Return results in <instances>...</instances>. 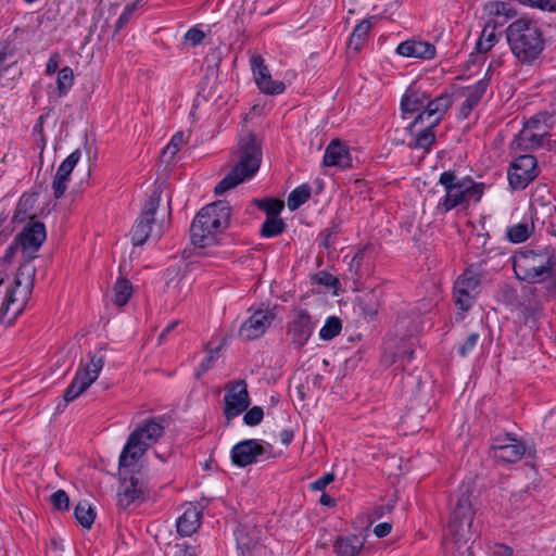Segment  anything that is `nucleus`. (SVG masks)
Masks as SVG:
<instances>
[{"instance_id":"nucleus-1","label":"nucleus","mask_w":556,"mask_h":556,"mask_svg":"<svg viewBox=\"0 0 556 556\" xmlns=\"http://www.w3.org/2000/svg\"><path fill=\"white\" fill-rule=\"evenodd\" d=\"M18 244H11L2 256L0 287L5 285V293L0 307V324L10 325L25 308L34 286L36 268L30 261L23 263L14 275L5 268L14 258Z\"/></svg>"},{"instance_id":"nucleus-2","label":"nucleus","mask_w":556,"mask_h":556,"mask_svg":"<svg viewBox=\"0 0 556 556\" xmlns=\"http://www.w3.org/2000/svg\"><path fill=\"white\" fill-rule=\"evenodd\" d=\"M471 496L467 485L459 490L452 504L445 542L447 549L457 552L459 556H473L470 544L475 541L476 531L472 529L475 509Z\"/></svg>"},{"instance_id":"nucleus-3","label":"nucleus","mask_w":556,"mask_h":556,"mask_svg":"<svg viewBox=\"0 0 556 556\" xmlns=\"http://www.w3.org/2000/svg\"><path fill=\"white\" fill-rule=\"evenodd\" d=\"M511 54L523 65H532L545 49V38L538 23L529 17L511 22L505 29Z\"/></svg>"},{"instance_id":"nucleus-4","label":"nucleus","mask_w":556,"mask_h":556,"mask_svg":"<svg viewBox=\"0 0 556 556\" xmlns=\"http://www.w3.org/2000/svg\"><path fill=\"white\" fill-rule=\"evenodd\" d=\"M237 163L231 170L216 185L214 192L224 194L239 184L252 178L262 163V149L253 134L243 135L235 152Z\"/></svg>"},{"instance_id":"nucleus-5","label":"nucleus","mask_w":556,"mask_h":556,"mask_svg":"<svg viewBox=\"0 0 556 556\" xmlns=\"http://www.w3.org/2000/svg\"><path fill=\"white\" fill-rule=\"evenodd\" d=\"M230 213V206L225 201H216L204 206L191 224L192 243L199 248L215 243L217 235L228 226Z\"/></svg>"},{"instance_id":"nucleus-6","label":"nucleus","mask_w":556,"mask_h":556,"mask_svg":"<svg viewBox=\"0 0 556 556\" xmlns=\"http://www.w3.org/2000/svg\"><path fill=\"white\" fill-rule=\"evenodd\" d=\"M439 184L443 187L445 195L439 200L437 211L444 214L458 205L468 206L481 200L484 185L470 179H460L452 172L440 175Z\"/></svg>"},{"instance_id":"nucleus-7","label":"nucleus","mask_w":556,"mask_h":556,"mask_svg":"<svg viewBox=\"0 0 556 556\" xmlns=\"http://www.w3.org/2000/svg\"><path fill=\"white\" fill-rule=\"evenodd\" d=\"M513 267L518 279L540 283L556 276V255L553 249L527 250L514 257Z\"/></svg>"},{"instance_id":"nucleus-8","label":"nucleus","mask_w":556,"mask_h":556,"mask_svg":"<svg viewBox=\"0 0 556 556\" xmlns=\"http://www.w3.org/2000/svg\"><path fill=\"white\" fill-rule=\"evenodd\" d=\"M164 433V426L157 419L150 418L138 426L129 435L119 456V467H131L143 456Z\"/></svg>"},{"instance_id":"nucleus-9","label":"nucleus","mask_w":556,"mask_h":556,"mask_svg":"<svg viewBox=\"0 0 556 556\" xmlns=\"http://www.w3.org/2000/svg\"><path fill=\"white\" fill-rule=\"evenodd\" d=\"M103 366L104 358L101 355L89 354L87 362L81 361L73 381L64 392V401L72 402L83 394L99 378Z\"/></svg>"},{"instance_id":"nucleus-10","label":"nucleus","mask_w":556,"mask_h":556,"mask_svg":"<svg viewBox=\"0 0 556 556\" xmlns=\"http://www.w3.org/2000/svg\"><path fill=\"white\" fill-rule=\"evenodd\" d=\"M161 197L154 191L147 201L144 208L131 230V240L135 245L143 244L149 237L160 238L162 229L154 226V215L160 205Z\"/></svg>"},{"instance_id":"nucleus-11","label":"nucleus","mask_w":556,"mask_h":556,"mask_svg":"<svg viewBox=\"0 0 556 556\" xmlns=\"http://www.w3.org/2000/svg\"><path fill=\"white\" fill-rule=\"evenodd\" d=\"M277 307H265L256 309L252 315L242 323L239 334L243 340H255L265 334L276 318Z\"/></svg>"},{"instance_id":"nucleus-12","label":"nucleus","mask_w":556,"mask_h":556,"mask_svg":"<svg viewBox=\"0 0 556 556\" xmlns=\"http://www.w3.org/2000/svg\"><path fill=\"white\" fill-rule=\"evenodd\" d=\"M480 277L471 269L465 270L454 283L455 304L462 311H468L478 294Z\"/></svg>"},{"instance_id":"nucleus-13","label":"nucleus","mask_w":556,"mask_h":556,"mask_svg":"<svg viewBox=\"0 0 556 556\" xmlns=\"http://www.w3.org/2000/svg\"><path fill=\"white\" fill-rule=\"evenodd\" d=\"M250 65L258 89L266 94L275 96L285 91L286 86L280 80H274L262 55L253 53Z\"/></svg>"},{"instance_id":"nucleus-14","label":"nucleus","mask_w":556,"mask_h":556,"mask_svg":"<svg viewBox=\"0 0 556 556\" xmlns=\"http://www.w3.org/2000/svg\"><path fill=\"white\" fill-rule=\"evenodd\" d=\"M536 160L533 155H521L515 160L508 170V180L513 188L522 189L536 177Z\"/></svg>"},{"instance_id":"nucleus-15","label":"nucleus","mask_w":556,"mask_h":556,"mask_svg":"<svg viewBox=\"0 0 556 556\" xmlns=\"http://www.w3.org/2000/svg\"><path fill=\"white\" fill-rule=\"evenodd\" d=\"M547 134L548 126L543 116L536 115L525 124L517 137V144L525 150L541 147Z\"/></svg>"},{"instance_id":"nucleus-16","label":"nucleus","mask_w":556,"mask_h":556,"mask_svg":"<svg viewBox=\"0 0 556 556\" xmlns=\"http://www.w3.org/2000/svg\"><path fill=\"white\" fill-rule=\"evenodd\" d=\"M314 326L311 315L305 309L295 308L288 326V336L292 344L299 349L304 346L313 333Z\"/></svg>"},{"instance_id":"nucleus-17","label":"nucleus","mask_w":556,"mask_h":556,"mask_svg":"<svg viewBox=\"0 0 556 556\" xmlns=\"http://www.w3.org/2000/svg\"><path fill=\"white\" fill-rule=\"evenodd\" d=\"M225 416L232 419L244 412L250 405L247 383L243 380L231 384L224 396Z\"/></svg>"},{"instance_id":"nucleus-18","label":"nucleus","mask_w":556,"mask_h":556,"mask_svg":"<svg viewBox=\"0 0 556 556\" xmlns=\"http://www.w3.org/2000/svg\"><path fill=\"white\" fill-rule=\"evenodd\" d=\"M46 228L42 223L35 222L18 235L16 243L21 247L22 252L28 261L35 257V253L39 250L46 240Z\"/></svg>"},{"instance_id":"nucleus-19","label":"nucleus","mask_w":556,"mask_h":556,"mask_svg":"<svg viewBox=\"0 0 556 556\" xmlns=\"http://www.w3.org/2000/svg\"><path fill=\"white\" fill-rule=\"evenodd\" d=\"M451 105L452 99L448 94H441L433 100L428 98L425 109L415 117L412 127L424 122L431 123V126H438Z\"/></svg>"},{"instance_id":"nucleus-20","label":"nucleus","mask_w":556,"mask_h":556,"mask_svg":"<svg viewBox=\"0 0 556 556\" xmlns=\"http://www.w3.org/2000/svg\"><path fill=\"white\" fill-rule=\"evenodd\" d=\"M493 457L497 462L515 463L518 462L525 454L526 447L514 438L500 439L492 445Z\"/></svg>"},{"instance_id":"nucleus-21","label":"nucleus","mask_w":556,"mask_h":556,"mask_svg":"<svg viewBox=\"0 0 556 556\" xmlns=\"http://www.w3.org/2000/svg\"><path fill=\"white\" fill-rule=\"evenodd\" d=\"M79 159L80 152L76 150L71 153L59 166L52 181L53 195L55 199H60L64 194L67 188L70 175Z\"/></svg>"},{"instance_id":"nucleus-22","label":"nucleus","mask_w":556,"mask_h":556,"mask_svg":"<svg viewBox=\"0 0 556 556\" xmlns=\"http://www.w3.org/2000/svg\"><path fill=\"white\" fill-rule=\"evenodd\" d=\"M264 453L263 446L256 440H245L232 447L231 459L235 465L245 467Z\"/></svg>"},{"instance_id":"nucleus-23","label":"nucleus","mask_w":556,"mask_h":556,"mask_svg":"<svg viewBox=\"0 0 556 556\" xmlns=\"http://www.w3.org/2000/svg\"><path fill=\"white\" fill-rule=\"evenodd\" d=\"M144 488L143 481L138 477L123 478L117 493L118 505L127 508L142 496Z\"/></svg>"},{"instance_id":"nucleus-24","label":"nucleus","mask_w":556,"mask_h":556,"mask_svg":"<svg viewBox=\"0 0 556 556\" xmlns=\"http://www.w3.org/2000/svg\"><path fill=\"white\" fill-rule=\"evenodd\" d=\"M486 24L494 27L502 26L517 15V12L506 2L489 1L483 5Z\"/></svg>"},{"instance_id":"nucleus-25","label":"nucleus","mask_w":556,"mask_h":556,"mask_svg":"<svg viewBox=\"0 0 556 556\" xmlns=\"http://www.w3.org/2000/svg\"><path fill=\"white\" fill-rule=\"evenodd\" d=\"M323 163L325 166H337L346 169L352 166V159L348 147L340 140H332L326 148Z\"/></svg>"},{"instance_id":"nucleus-26","label":"nucleus","mask_w":556,"mask_h":556,"mask_svg":"<svg viewBox=\"0 0 556 556\" xmlns=\"http://www.w3.org/2000/svg\"><path fill=\"white\" fill-rule=\"evenodd\" d=\"M396 52L406 58L431 60L435 55V47L428 41L410 39L401 42Z\"/></svg>"},{"instance_id":"nucleus-27","label":"nucleus","mask_w":556,"mask_h":556,"mask_svg":"<svg viewBox=\"0 0 556 556\" xmlns=\"http://www.w3.org/2000/svg\"><path fill=\"white\" fill-rule=\"evenodd\" d=\"M201 523V511L194 505H189L185 508L184 513L178 517L176 526L177 531L182 536L193 534Z\"/></svg>"},{"instance_id":"nucleus-28","label":"nucleus","mask_w":556,"mask_h":556,"mask_svg":"<svg viewBox=\"0 0 556 556\" xmlns=\"http://www.w3.org/2000/svg\"><path fill=\"white\" fill-rule=\"evenodd\" d=\"M428 94L415 87L406 90L401 100V108L404 115L420 113L426 105Z\"/></svg>"},{"instance_id":"nucleus-29","label":"nucleus","mask_w":556,"mask_h":556,"mask_svg":"<svg viewBox=\"0 0 556 556\" xmlns=\"http://www.w3.org/2000/svg\"><path fill=\"white\" fill-rule=\"evenodd\" d=\"M166 289L174 296L186 295L189 283L186 280L184 270L178 267H170L166 270Z\"/></svg>"},{"instance_id":"nucleus-30","label":"nucleus","mask_w":556,"mask_h":556,"mask_svg":"<svg viewBox=\"0 0 556 556\" xmlns=\"http://www.w3.org/2000/svg\"><path fill=\"white\" fill-rule=\"evenodd\" d=\"M364 543V539L355 534L340 536L336 540L333 549L338 556H357L363 549Z\"/></svg>"},{"instance_id":"nucleus-31","label":"nucleus","mask_w":556,"mask_h":556,"mask_svg":"<svg viewBox=\"0 0 556 556\" xmlns=\"http://www.w3.org/2000/svg\"><path fill=\"white\" fill-rule=\"evenodd\" d=\"M488 87L485 79L479 80L476 85L466 88L465 101L460 108V115L466 118L472 109L480 102Z\"/></svg>"},{"instance_id":"nucleus-32","label":"nucleus","mask_w":556,"mask_h":556,"mask_svg":"<svg viewBox=\"0 0 556 556\" xmlns=\"http://www.w3.org/2000/svg\"><path fill=\"white\" fill-rule=\"evenodd\" d=\"M534 231L533 222H521L507 229V238L513 243L526 241Z\"/></svg>"},{"instance_id":"nucleus-33","label":"nucleus","mask_w":556,"mask_h":556,"mask_svg":"<svg viewBox=\"0 0 556 556\" xmlns=\"http://www.w3.org/2000/svg\"><path fill=\"white\" fill-rule=\"evenodd\" d=\"M370 22L369 21H362L358 23L353 33L351 34L349 41H348V48L349 50H353L354 52H357L362 46L364 45L368 33L370 30Z\"/></svg>"},{"instance_id":"nucleus-34","label":"nucleus","mask_w":556,"mask_h":556,"mask_svg":"<svg viewBox=\"0 0 556 556\" xmlns=\"http://www.w3.org/2000/svg\"><path fill=\"white\" fill-rule=\"evenodd\" d=\"M132 294V285L125 278H119L113 287V302L118 305H125Z\"/></svg>"},{"instance_id":"nucleus-35","label":"nucleus","mask_w":556,"mask_h":556,"mask_svg":"<svg viewBox=\"0 0 556 556\" xmlns=\"http://www.w3.org/2000/svg\"><path fill=\"white\" fill-rule=\"evenodd\" d=\"M166 556H197L198 547L184 540H175L167 544Z\"/></svg>"},{"instance_id":"nucleus-36","label":"nucleus","mask_w":556,"mask_h":556,"mask_svg":"<svg viewBox=\"0 0 556 556\" xmlns=\"http://www.w3.org/2000/svg\"><path fill=\"white\" fill-rule=\"evenodd\" d=\"M75 517L77 521L86 529H90L94 522L96 513L91 505L84 501L79 502L75 507Z\"/></svg>"},{"instance_id":"nucleus-37","label":"nucleus","mask_w":556,"mask_h":556,"mask_svg":"<svg viewBox=\"0 0 556 556\" xmlns=\"http://www.w3.org/2000/svg\"><path fill=\"white\" fill-rule=\"evenodd\" d=\"M187 139L184 132H176L169 143L162 151V159L169 163L174 160L177 152L186 144Z\"/></svg>"},{"instance_id":"nucleus-38","label":"nucleus","mask_w":556,"mask_h":556,"mask_svg":"<svg viewBox=\"0 0 556 556\" xmlns=\"http://www.w3.org/2000/svg\"><path fill=\"white\" fill-rule=\"evenodd\" d=\"M495 28L492 25L485 24L483 27L480 38L477 41V49L479 52H488L497 41Z\"/></svg>"},{"instance_id":"nucleus-39","label":"nucleus","mask_w":556,"mask_h":556,"mask_svg":"<svg viewBox=\"0 0 556 556\" xmlns=\"http://www.w3.org/2000/svg\"><path fill=\"white\" fill-rule=\"evenodd\" d=\"M311 197V188L302 185L295 188L288 197L287 204L291 211L296 210L304 204Z\"/></svg>"},{"instance_id":"nucleus-40","label":"nucleus","mask_w":556,"mask_h":556,"mask_svg":"<svg viewBox=\"0 0 556 556\" xmlns=\"http://www.w3.org/2000/svg\"><path fill=\"white\" fill-rule=\"evenodd\" d=\"M74 84V72L71 67L61 68L56 77V86L59 96H65Z\"/></svg>"},{"instance_id":"nucleus-41","label":"nucleus","mask_w":556,"mask_h":556,"mask_svg":"<svg viewBox=\"0 0 556 556\" xmlns=\"http://www.w3.org/2000/svg\"><path fill=\"white\" fill-rule=\"evenodd\" d=\"M358 302L365 316L372 318L377 315L379 303L377 294L374 291L364 294L358 299Z\"/></svg>"},{"instance_id":"nucleus-42","label":"nucleus","mask_w":556,"mask_h":556,"mask_svg":"<svg viewBox=\"0 0 556 556\" xmlns=\"http://www.w3.org/2000/svg\"><path fill=\"white\" fill-rule=\"evenodd\" d=\"M342 329L341 320L336 317L331 316L326 319L325 325L321 327L319 331V337L321 340H331L336 336L340 333Z\"/></svg>"},{"instance_id":"nucleus-43","label":"nucleus","mask_w":556,"mask_h":556,"mask_svg":"<svg viewBox=\"0 0 556 556\" xmlns=\"http://www.w3.org/2000/svg\"><path fill=\"white\" fill-rule=\"evenodd\" d=\"M285 224L282 219L277 217H267L264 222L261 233L263 237H275L283 231Z\"/></svg>"},{"instance_id":"nucleus-44","label":"nucleus","mask_w":556,"mask_h":556,"mask_svg":"<svg viewBox=\"0 0 556 556\" xmlns=\"http://www.w3.org/2000/svg\"><path fill=\"white\" fill-rule=\"evenodd\" d=\"M431 123H427L426 127L417 135L414 147L417 149H428L435 140L434 129Z\"/></svg>"},{"instance_id":"nucleus-45","label":"nucleus","mask_w":556,"mask_h":556,"mask_svg":"<svg viewBox=\"0 0 556 556\" xmlns=\"http://www.w3.org/2000/svg\"><path fill=\"white\" fill-rule=\"evenodd\" d=\"M257 205L261 210L265 211L268 217H277L283 207V202L276 199L260 200Z\"/></svg>"},{"instance_id":"nucleus-46","label":"nucleus","mask_w":556,"mask_h":556,"mask_svg":"<svg viewBox=\"0 0 556 556\" xmlns=\"http://www.w3.org/2000/svg\"><path fill=\"white\" fill-rule=\"evenodd\" d=\"M263 416V409L260 406H254L245 413L243 420L249 426H256L262 421Z\"/></svg>"},{"instance_id":"nucleus-47","label":"nucleus","mask_w":556,"mask_h":556,"mask_svg":"<svg viewBox=\"0 0 556 556\" xmlns=\"http://www.w3.org/2000/svg\"><path fill=\"white\" fill-rule=\"evenodd\" d=\"M51 502L56 509H67L70 505V498L63 490H58L51 495Z\"/></svg>"},{"instance_id":"nucleus-48","label":"nucleus","mask_w":556,"mask_h":556,"mask_svg":"<svg viewBox=\"0 0 556 556\" xmlns=\"http://www.w3.org/2000/svg\"><path fill=\"white\" fill-rule=\"evenodd\" d=\"M479 334L477 332L470 333L464 343L459 346V354L467 356L478 344Z\"/></svg>"},{"instance_id":"nucleus-49","label":"nucleus","mask_w":556,"mask_h":556,"mask_svg":"<svg viewBox=\"0 0 556 556\" xmlns=\"http://www.w3.org/2000/svg\"><path fill=\"white\" fill-rule=\"evenodd\" d=\"M204 33L199 28H191L185 34V39L192 46L199 45L204 39Z\"/></svg>"},{"instance_id":"nucleus-50","label":"nucleus","mask_w":556,"mask_h":556,"mask_svg":"<svg viewBox=\"0 0 556 556\" xmlns=\"http://www.w3.org/2000/svg\"><path fill=\"white\" fill-rule=\"evenodd\" d=\"M334 480V475L328 472L312 483V489L315 491L324 490L329 483Z\"/></svg>"},{"instance_id":"nucleus-51","label":"nucleus","mask_w":556,"mask_h":556,"mask_svg":"<svg viewBox=\"0 0 556 556\" xmlns=\"http://www.w3.org/2000/svg\"><path fill=\"white\" fill-rule=\"evenodd\" d=\"M60 63V54L58 52H54L50 55L48 59V62L46 64V74L52 75L56 72Z\"/></svg>"},{"instance_id":"nucleus-52","label":"nucleus","mask_w":556,"mask_h":556,"mask_svg":"<svg viewBox=\"0 0 556 556\" xmlns=\"http://www.w3.org/2000/svg\"><path fill=\"white\" fill-rule=\"evenodd\" d=\"M366 253H367V249H362L354 255V257L352 258V261L350 263V270H354L355 274L358 273L362 262H363L364 257L366 256Z\"/></svg>"},{"instance_id":"nucleus-53","label":"nucleus","mask_w":556,"mask_h":556,"mask_svg":"<svg viewBox=\"0 0 556 556\" xmlns=\"http://www.w3.org/2000/svg\"><path fill=\"white\" fill-rule=\"evenodd\" d=\"M132 11H134V5H127L125 8L124 12L118 17V20L115 24V31H119L126 25Z\"/></svg>"},{"instance_id":"nucleus-54","label":"nucleus","mask_w":556,"mask_h":556,"mask_svg":"<svg viewBox=\"0 0 556 556\" xmlns=\"http://www.w3.org/2000/svg\"><path fill=\"white\" fill-rule=\"evenodd\" d=\"M392 530V525L389 522H382L374 528V533L378 538L387 536Z\"/></svg>"},{"instance_id":"nucleus-55","label":"nucleus","mask_w":556,"mask_h":556,"mask_svg":"<svg viewBox=\"0 0 556 556\" xmlns=\"http://www.w3.org/2000/svg\"><path fill=\"white\" fill-rule=\"evenodd\" d=\"M218 348L216 350H211L205 361L200 365V369L202 371H206L212 363L218 357Z\"/></svg>"},{"instance_id":"nucleus-56","label":"nucleus","mask_w":556,"mask_h":556,"mask_svg":"<svg viewBox=\"0 0 556 556\" xmlns=\"http://www.w3.org/2000/svg\"><path fill=\"white\" fill-rule=\"evenodd\" d=\"M493 553L496 556H511L513 555V549L509 546L505 545V544H496L494 546Z\"/></svg>"},{"instance_id":"nucleus-57","label":"nucleus","mask_w":556,"mask_h":556,"mask_svg":"<svg viewBox=\"0 0 556 556\" xmlns=\"http://www.w3.org/2000/svg\"><path fill=\"white\" fill-rule=\"evenodd\" d=\"M279 437L283 445H289L293 439V432L291 430H283L280 432Z\"/></svg>"},{"instance_id":"nucleus-58","label":"nucleus","mask_w":556,"mask_h":556,"mask_svg":"<svg viewBox=\"0 0 556 556\" xmlns=\"http://www.w3.org/2000/svg\"><path fill=\"white\" fill-rule=\"evenodd\" d=\"M520 3L542 10L543 0H518Z\"/></svg>"},{"instance_id":"nucleus-59","label":"nucleus","mask_w":556,"mask_h":556,"mask_svg":"<svg viewBox=\"0 0 556 556\" xmlns=\"http://www.w3.org/2000/svg\"><path fill=\"white\" fill-rule=\"evenodd\" d=\"M394 507V503H388L386 506H381L376 510L377 517H381L384 513H390Z\"/></svg>"},{"instance_id":"nucleus-60","label":"nucleus","mask_w":556,"mask_h":556,"mask_svg":"<svg viewBox=\"0 0 556 556\" xmlns=\"http://www.w3.org/2000/svg\"><path fill=\"white\" fill-rule=\"evenodd\" d=\"M542 10L556 11V0H543Z\"/></svg>"},{"instance_id":"nucleus-61","label":"nucleus","mask_w":556,"mask_h":556,"mask_svg":"<svg viewBox=\"0 0 556 556\" xmlns=\"http://www.w3.org/2000/svg\"><path fill=\"white\" fill-rule=\"evenodd\" d=\"M176 325H177V321H173V323H170V324H169V325H168V326L163 330V332L160 334L159 341H160V342H162V341L165 339V337L167 336V333H168L169 331H172V330L176 327Z\"/></svg>"},{"instance_id":"nucleus-62","label":"nucleus","mask_w":556,"mask_h":556,"mask_svg":"<svg viewBox=\"0 0 556 556\" xmlns=\"http://www.w3.org/2000/svg\"><path fill=\"white\" fill-rule=\"evenodd\" d=\"M320 503L326 506H332L334 505V500L328 494H323L320 496Z\"/></svg>"},{"instance_id":"nucleus-63","label":"nucleus","mask_w":556,"mask_h":556,"mask_svg":"<svg viewBox=\"0 0 556 556\" xmlns=\"http://www.w3.org/2000/svg\"><path fill=\"white\" fill-rule=\"evenodd\" d=\"M320 282L326 286H333L337 282V279L331 275H324V278L320 279Z\"/></svg>"},{"instance_id":"nucleus-64","label":"nucleus","mask_w":556,"mask_h":556,"mask_svg":"<svg viewBox=\"0 0 556 556\" xmlns=\"http://www.w3.org/2000/svg\"><path fill=\"white\" fill-rule=\"evenodd\" d=\"M5 55L0 52V66L3 64Z\"/></svg>"}]
</instances>
